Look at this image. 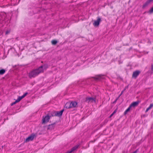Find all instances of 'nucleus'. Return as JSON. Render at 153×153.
<instances>
[{"label": "nucleus", "instance_id": "obj_1", "mask_svg": "<svg viewBox=\"0 0 153 153\" xmlns=\"http://www.w3.org/2000/svg\"><path fill=\"white\" fill-rule=\"evenodd\" d=\"M48 67L47 65H44L40 67L38 69L33 70L29 73V77L31 78L35 77L39 73L43 72L44 69H46Z\"/></svg>", "mask_w": 153, "mask_h": 153}, {"label": "nucleus", "instance_id": "obj_2", "mask_svg": "<svg viewBox=\"0 0 153 153\" xmlns=\"http://www.w3.org/2000/svg\"><path fill=\"white\" fill-rule=\"evenodd\" d=\"M77 103L75 101H72L71 103L67 102L65 105V107L67 108H73L76 107Z\"/></svg>", "mask_w": 153, "mask_h": 153}, {"label": "nucleus", "instance_id": "obj_3", "mask_svg": "<svg viewBox=\"0 0 153 153\" xmlns=\"http://www.w3.org/2000/svg\"><path fill=\"white\" fill-rule=\"evenodd\" d=\"M27 93H24L23 95H22L21 96H19V97L18 99H17L16 100L13 102V103H12L11 104V105H12L13 104H15L16 103L19 102V101H20L22 99L24 98L27 95Z\"/></svg>", "mask_w": 153, "mask_h": 153}, {"label": "nucleus", "instance_id": "obj_4", "mask_svg": "<svg viewBox=\"0 0 153 153\" xmlns=\"http://www.w3.org/2000/svg\"><path fill=\"white\" fill-rule=\"evenodd\" d=\"M50 119V117L48 115L44 116L42 120V123H47L49 121Z\"/></svg>", "mask_w": 153, "mask_h": 153}, {"label": "nucleus", "instance_id": "obj_5", "mask_svg": "<svg viewBox=\"0 0 153 153\" xmlns=\"http://www.w3.org/2000/svg\"><path fill=\"white\" fill-rule=\"evenodd\" d=\"M64 110H62L59 111L54 112L52 116H60L62 115Z\"/></svg>", "mask_w": 153, "mask_h": 153}, {"label": "nucleus", "instance_id": "obj_6", "mask_svg": "<svg viewBox=\"0 0 153 153\" xmlns=\"http://www.w3.org/2000/svg\"><path fill=\"white\" fill-rule=\"evenodd\" d=\"M101 21V19L99 17H98L97 20H95L93 23V25L95 27H97L99 26L100 24V22Z\"/></svg>", "mask_w": 153, "mask_h": 153}, {"label": "nucleus", "instance_id": "obj_7", "mask_svg": "<svg viewBox=\"0 0 153 153\" xmlns=\"http://www.w3.org/2000/svg\"><path fill=\"white\" fill-rule=\"evenodd\" d=\"M34 135L32 134L31 135L26 139V141L29 142L30 141L32 140L34 138Z\"/></svg>", "mask_w": 153, "mask_h": 153}, {"label": "nucleus", "instance_id": "obj_8", "mask_svg": "<svg viewBox=\"0 0 153 153\" xmlns=\"http://www.w3.org/2000/svg\"><path fill=\"white\" fill-rule=\"evenodd\" d=\"M153 0H148L143 5V8H144L147 6L151 2H152Z\"/></svg>", "mask_w": 153, "mask_h": 153}, {"label": "nucleus", "instance_id": "obj_9", "mask_svg": "<svg viewBox=\"0 0 153 153\" xmlns=\"http://www.w3.org/2000/svg\"><path fill=\"white\" fill-rule=\"evenodd\" d=\"M86 100L88 102H95L94 99L92 97H87L86 99Z\"/></svg>", "mask_w": 153, "mask_h": 153}, {"label": "nucleus", "instance_id": "obj_10", "mask_svg": "<svg viewBox=\"0 0 153 153\" xmlns=\"http://www.w3.org/2000/svg\"><path fill=\"white\" fill-rule=\"evenodd\" d=\"M140 73V72L139 71H134L133 72V77H136Z\"/></svg>", "mask_w": 153, "mask_h": 153}, {"label": "nucleus", "instance_id": "obj_11", "mask_svg": "<svg viewBox=\"0 0 153 153\" xmlns=\"http://www.w3.org/2000/svg\"><path fill=\"white\" fill-rule=\"evenodd\" d=\"M139 102L138 101L134 102H132L130 105V107H135L137 106L139 103Z\"/></svg>", "mask_w": 153, "mask_h": 153}, {"label": "nucleus", "instance_id": "obj_12", "mask_svg": "<svg viewBox=\"0 0 153 153\" xmlns=\"http://www.w3.org/2000/svg\"><path fill=\"white\" fill-rule=\"evenodd\" d=\"M103 76L100 75H98V76H96V77H95V79L97 80L101 79H103Z\"/></svg>", "mask_w": 153, "mask_h": 153}, {"label": "nucleus", "instance_id": "obj_13", "mask_svg": "<svg viewBox=\"0 0 153 153\" xmlns=\"http://www.w3.org/2000/svg\"><path fill=\"white\" fill-rule=\"evenodd\" d=\"M131 107H130V106L128 107V108L125 111V112L124 113V114L125 115H126V114L127 113V112L130 111Z\"/></svg>", "mask_w": 153, "mask_h": 153}, {"label": "nucleus", "instance_id": "obj_14", "mask_svg": "<svg viewBox=\"0 0 153 153\" xmlns=\"http://www.w3.org/2000/svg\"><path fill=\"white\" fill-rule=\"evenodd\" d=\"M5 72V70L4 69H2L0 70V74L2 75L4 74Z\"/></svg>", "mask_w": 153, "mask_h": 153}, {"label": "nucleus", "instance_id": "obj_15", "mask_svg": "<svg viewBox=\"0 0 153 153\" xmlns=\"http://www.w3.org/2000/svg\"><path fill=\"white\" fill-rule=\"evenodd\" d=\"M150 14L152 13L153 12V7H152L150 10L148 12Z\"/></svg>", "mask_w": 153, "mask_h": 153}, {"label": "nucleus", "instance_id": "obj_16", "mask_svg": "<svg viewBox=\"0 0 153 153\" xmlns=\"http://www.w3.org/2000/svg\"><path fill=\"white\" fill-rule=\"evenodd\" d=\"M57 42V41L55 40H53L52 41V43L53 45H55Z\"/></svg>", "mask_w": 153, "mask_h": 153}, {"label": "nucleus", "instance_id": "obj_17", "mask_svg": "<svg viewBox=\"0 0 153 153\" xmlns=\"http://www.w3.org/2000/svg\"><path fill=\"white\" fill-rule=\"evenodd\" d=\"M116 112V110H115L113 113L110 115V117H111Z\"/></svg>", "mask_w": 153, "mask_h": 153}, {"label": "nucleus", "instance_id": "obj_18", "mask_svg": "<svg viewBox=\"0 0 153 153\" xmlns=\"http://www.w3.org/2000/svg\"><path fill=\"white\" fill-rule=\"evenodd\" d=\"M153 106V104H151L150 105V106H149V108L150 109L151 108H152V107Z\"/></svg>", "mask_w": 153, "mask_h": 153}, {"label": "nucleus", "instance_id": "obj_19", "mask_svg": "<svg viewBox=\"0 0 153 153\" xmlns=\"http://www.w3.org/2000/svg\"><path fill=\"white\" fill-rule=\"evenodd\" d=\"M124 91V90H123L121 92V94H120V96L119 97H120L121 95H122L123 94V92Z\"/></svg>", "mask_w": 153, "mask_h": 153}, {"label": "nucleus", "instance_id": "obj_20", "mask_svg": "<svg viewBox=\"0 0 153 153\" xmlns=\"http://www.w3.org/2000/svg\"><path fill=\"white\" fill-rule=\"evenodd\" d=\"M149 109H149V107H148V108H147L146 109V112H147V111H148L149 110Z\"/></svg>", "mask_w": 153, "mask_h": 153}, {"label": "nucleus", "instance_id": "obj_21", "mask_svg": "<svg viewBox=\"0 0 153 153\" xmlns=\"http://www.w3.org/2000/svg\"><path fill=\"white\" fill-rule=\"evenodd\" d=\"M10 32V31H7L6 32V34H8Z\"/></svg>", "mask_w": 153, "mask_h": 153}, {"label": "nucleus", "instance_id": "obj_22", "mask_svg": "<svg viewBox=\"0 0 153 153\" xmlns=\"http://www.w3.org/2000/svg\"><path fill=\"white\" fill-rule=\"evenodd\" d=\"M151 69H152V71H153V64L152 66Z\"/></svg>", "mask_w": 153, "mask_h": 153}, {"label": "nucleus", "instance_id": "obj_23", "mask_svg": "<svg viewBox=\"0 0 153 153\" xmlns=\"http://www.w3.org/2000/svg\"><path fill=\"white\" fill-rule=\"evenodd\" d=\"M128 88V87H127H127H125V89H124V91L125 90H126V88Z\"/></svg>", "mask_w": 153, "mask_h": 153}, {"label": "nucleus", "instance_id": "obj_24", "mask_svg": "<svg viewBox=\"0 0 153 153\" xmlns=\"http://www.w3.org/2000/svg\"><path fill=\"white\" fill-rule=\"evenodd\" d=\"M136 153V151H135V152H134L133 153Z\"/></svg>", "mask_w": 153, "mask_h": 153}]
</instances>
